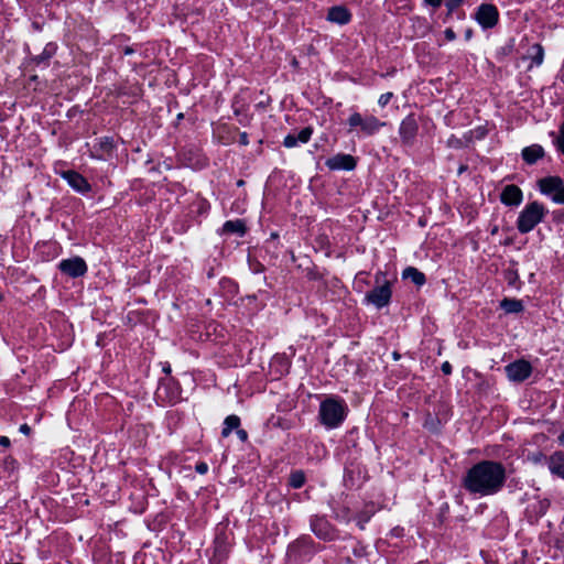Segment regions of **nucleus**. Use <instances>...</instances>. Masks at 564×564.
Returning <instances> with one entry per match:
<instances>
[{"instance_id":"4","label":"nucleus","mask_w":564,"mask_h":564,"mask_svg":"<svg viewBox=\"0 0 564 564\" xmlns=\"http://www.w3.org/2000/svg\"><path fill=\"white\" fill-rule=\"evenodd\" d=\"M348 124L351 129L359 128L365 135H372L377 133L380 128L386 126V122L380 121L375 116H361L359 112H354L348 118Z\"/></svg>"},{"instance_id":"29","label":"nucleus","mask_w":564,"mask_h":564,"mask_svg":"<svg viewBox=\"0 0 564 564\" xmlns=\"http://www.w3.org/2000/svg\"><path fill=\"white\" fill-rule=\"evenodd\" d=\"M442 371L445 373V375H449L452 372V366L448 361H445L443 362L442 365Z\"/></svg>"},{"instance_id":"36","label":"nucleus","mask_w":564,"mask_h":564,"mask_svg":"<svg viewBox=\"0 0 564 564\" xmlns=\"http://www.w3.org/2000/svg\"><path fill=\"white\" fill-rule=\"evenodd\" d=\"M560 135H564V122L562 123L560 128Z\"/></svg>"},{"instance_id":"6","label":"nucleus","mask_w":564,"mask_h":564,"mask_svg":"<svg viewBox=\"0 0 564 564\" xmlns=\"http://www.w3.org/2000/svg\"><path fill=\"white\" fill-rule=\"evenodd\" d=\"M505 370L509 380L521 382L530 377L532 366L529 361L520 359L506 366Z\"/></svg>"},{"instance_id":"34","label":"nucleus","mask_w":564,"mask_h":564,"mask_svg":"<svg viewBox=\"0 0 564 564\" xmlns=\"http://www.w3.org/2000/svg\"><path fill=\"white\" fill-rule=\"evenodd\" d=\"M237 434H238V436H239V438H240L241 441H246V440H247V432H246V431H243V430H238V431H237Z\"/></svg>"},{"instance_id":"37","label":"nucleus","mask_w":564,"mask_h":564,"mask_svg":"<svg viewBox=\"0 0 564 564\" xmlns=\"http://www.w3.org/2000/svg\"><path fill=\"white\" fill-rule=\"evenodd\" d=\"M241 140H242V142H243V143H247V141H246V134H242Z\"/></svg>"},{"instance_id":"12","label":"nucleus","mask_w":564,"mask_h":564,"mask_svg":"<svg viewBox=\"0 0 564 564\" xmlns=\"http://www.w3.org/2000/svg\"><path fill=\"white\" fill-rule=\"evenodd\" d=\"M400 135L405 143H410L416 135L417 123L413 116H408L400 124Z\"/></svg>"},{"instance_id":"10","label":"nucleus","mask_w":564,"mask_h":564,"mask_svg":"<svg viewBox=\"0 0 564 564\" xmlns=\"http://www.w3.org/2000/svg\"><path fill=\"white\" fill-rule=\"evenodd\" d=\"M326 165L332 170H347L355 169L356 161L350 154H337L327 160Z\"/></svg>"},{"instance_id":"23","label":"nucleus","mask_w":564,"mask_h":564,"mask_svg":"<svg viewBox=\"0 0 564 564\" xmlns=\"http://www.w3.org/2000/svg\"><path fill=\"white\" fill-rule=\"evenodd\" d=\"M305 476L302 471H294L290 476V485L294 488H300L304 485Z\"/></svg>"},{"instance_id":"20","label":"nucleus","mask_w":564,"mask_h":564,"mask_svg":"<svg viewBox=\"0 0 564 564\" xmlns=\"http://www.w3.org/2000/svg\"><path fill=\"white\" fill-rule=\"evenodd\" d=\"M501 307L506 313H519L523 310L522 302L514 299H506L501 302Z\"/></svg>"},{"instance_id":"11","label":"nucleus","mask_w":564,"mask_h":564,"mask_svg":"<svg viewBox=\"0 0 564 564\" xmlns=\"http://www.w3.org/2000/svg\"><path fill=\"white\" fill-rule=\"evenodd\" d=\"M522 191L517 185H507L500 195L505 205L518 206L522 202Z\"/></svg>"},{"instance_id":"19","label":"nucleus","mask_w":564,"mask_h":564,"mask_svg":"<svg viewBox=\"0 0 564 564\" xmlns=\"http://www.w3.org/2000/svg\"><path fill=\"white\" fill-rule=\"evenodd\" d=\"M528 57L531 58L534 65L540 66L544 58L543 47L540 44H533L529 50Z\"/></svg>"},{"instance_id":"26","label":"nucleus","mask_w":564,"mask_h":564,"mask_svg":"<svg viewBox=\"0 0 564 564\" xmlns=\"http://www.w3.org/2000/svg\"><path fill=\"white\" fill-rule=\"evenodd\" d=\"M195 468L198 474L204 475L208 470V465L206 463H198Z\"/></svg>"},{"instance_id":"31","label":"nucleus","mask_w":564,"mask_h":564,"mask_svg":"<svg viewBox=\"0 0 564 564\" xmlns=\"http://www.w3.org/2000/svg\"><path fill=\"white\" fill-rule=\"evenodd\" d=\"M0 445L2 447H8L10 445V440L7 436H1L0 437Z\"/></svg>"},{"instance_id":"24","label":"nucleus","mask_w":564,"mask_h":564,"mask_svg":"<svg viewBox=\"0 0 564 564\" xmlns=\"http://www.w3.org/2000/svg\"><path fill=\"white\" fill-rule=\"evenodd\" d=\"M324 524H325V523H324L322 520H318L317 522L312 523V528H313V531H314L317 535H319V536H322V538H324V539H325V538H327V533H326V532H324V530H323V525H324Z\"/></svg>"},{"instance_id":"21","label":"nucleus","mask_w":564,"mask_h":564,"mask_svg":"<svg viewBox=\"0 0 564 564\" xmlns=\"http://www.w3.org/2000/svg\"><path fill=\"white\" fill-rule=\"evenodd\" d=\"M225 426L223 429V436L227 437L234 429H237L240 424V419L237 415H229L225 420Z\"/></svg>"},{"instance_id":"1","label":"nucleus","mask_w":564,"mask_h":564,"mask_svg":"<svg viewBox=\"0 0 564 564\" xmlns=\"http://www.w3.org/2000/svg\"><path fill=\"white\" fill-rule=\"evenodd\" d=\"M505 479V468L499 463L485 460L468 470L464 485L471 494L488 496L498 492Z\"/></svg>"},{"instance_id":"25","label":"nucleus","mask_w":564,"mask_h":564,"mask_svg":"<svg viewBox=\"0 0 564 564\" xmlns=\"http://www.w3.org/2000/svg\"><path fill=\"white\" fill-rule=\"evenodd\" d=\"M393 94L392 93H386V94H382L379 99H378V104L379 106L381 107H384L389 104V101L391 100Z\"/></svg>"},{"instance_id":"32","label":"nucleus","mask_w":564,"mask_h":564,"mask_svg":"<svg viewBox=\"0 0 564 564\" xmlns=\"http://www.w3.org/2000/svg\"><path fill=\"white\" fill-rule=\"evenodd\" d=\"M426 3H429L430 6L434 7V8H437L442 4V1L443 0H425Z\"/></svg>"},{"instance_id":"13","label":"nucleus","mask_w":564,"mask_h":564,"mask_svg":"<svg viewBox=\"0 0 564 564\" xmlns=\"http://www.w3.org/2000/svg\"><path fill=\"white\" fill-rule=\"evenodd\" d=\"M547 465L553 475L564 479V452L553 453L547 459Z\"/></svg>"},{"instance_id":"28","label":"nucleus","mask_w":564,"mask_h":564,"mask_svg":"<svg viewBox=\"0 0 564 564\" xmlns=\"http://www.w3.org/2000/svg\"><path fill=\"white\" fill-rule=\"evenodd\" d=\"M556 145L558 150L564 154V135H560L556 139Z\"/></svg>"},{"instance_id":"33","label":"nucleus","mask_w":564,"mask_h":564,"mask_svg":"<svg viewBox=\"0 0 564 564\" xmlns=\"http://www.w3.org/2000/svg\"><path fill=\"white\" fill-rule=\"evenodd\" d=\"M31 429L28 424H22L20 426V432H22L23 434L28 435L30 433Z\"/></svg>"},{"instance_id":"22","label":"nucleus","mask_w":564,"mask_h":564,"mask_svg":"<svg viewBox=\"0 0 564 564\" xmlns=\"http://www.w3.org/2000/svg\"><path fill=\"white\" fill-rule=\"evenodd\" d=\"M225 232H237L242 235L245 232V225L241 220L226 221L224 225Z\"/></svg>"},{"instance_id":"30","label":"nucleus","mask_w":564,"mask_h":564,"mask_svg":"<svg viewBox=\"0 0 564 564\" xmlns=\"http://www.w3.org/2000/svg\"><path fill=\"white\" fill-rule=\"evenodd\" d=\"M445 37L448 41H453L456 37L455 32L452 29H446L445 30Z\"/></svg>"},{"instance_id":"18","label":"nucleus","mask_w":564,"mask_h":564,"mask_svg":"<svg viewBox=\"0 0 564 564\" xmlns=\"http://www.w3.org/2000/svg\"><path fill=\"white\" fill-rule=\"evenodd\" d=\"M403 279L411 280L415 285L421 286L425 283V276L416 268L409 267L402 273Z\"/></svg>"},{"instance_id":"9","label":"nucleus","mask_w":564,"mask_h":564,"mask_svg":"<svg viewBox=\"0 0 564 564\" xmlns=\"http://www.w3.org/2000/svg\"><path fill=\"white\" fill-rule=\"evenodd\" d=\"M58 268L63 273L72 278L82 276L87 271L85 261L79 257L62 260Z\"/></svg>"},{"instance_id":"5","label":"nucleus","mask_w":564,"mask_h":564,"mask_svg":"<svg viewBox=\"0 0 564 564\" xmlns=\"http://www.w3.org/2000/svg\"><path fill=\"white\" fill-rule=\"evenodd\" d=\"M538 184L542 194L551 195L552 200L556 204H564V184L561 177H544Z\"/></svg>"},{"instance_id":"16","label":"nucleus","mask_w":564,"mask_h":564,"mask_svg":"<svg viewBox=\"0 0 564 564\" xmlns=\"http://www.w3.org/2000/svg\"><path fill=\"white\" fill-rule=\"evenodd\" d=\"M64 178L67 183L78 192H85L89 188L87 181L78 173L67 171L64 173Z\"/></svg>"},{"instance_id":"15","label":"nucleus","mask_w":564,"mask_h":564,"mask_svg":"<svg viewBox=\"0 0 564 564\" xmlns=\"http://www.w3.org/2000/svg\"><path fill=\"white\" fill-rule=\"evenodd\" d=\"M312 135V129L311 128H304L302 129L297 134H288L284 138L283 144L286 148H294L300 143H306Z\"/></svg>"},{"instance_id":"8","label":"nucleus","mask_w":564,"mask_h":564,"mask_svg":"<svg viewBox=\"0 0 564 564\" xmlns=\"http://www.w3.org/2000/svg\"><path fill=\"white\" fill-rule=\"evenodd\" d=\"M498 10L492 4H481L476 12V20L482 28H492L498 22Z\"/></svg>"},{"instance_id":"3","label":"nucleus","mask_w":564,"mask_h":564,"mask_svg":"<svg viewBox=\"0 0 564 564\" xmlns=\"http://www.w3.org/2000/svg\"><path fill=\"white\" fill-rule=\"evenodd\" d=\"M345 404L335 399H326L321 403L319 417L322 423L328 427H337L345 419Z\"/></svg>"},{"instance_id":"27","label":"nucleus","mask_w":564,"mask_h":564,"mask_svg":"<svg viewBox=\"0 0 564 564\" xmlns=\"http://www.w3.org/2000/svg\"><path fill=\"white\" fill-rule=\"evenodd\" d=\"M463 2V0H447L446 1V6L448 7L449 10H454L455 8H457L460 3Z\"/></svg>"},{"instance_id":"7","label":"nucleus","mask_w":564,"mask_h":564,"mask_svg":"<svg viewBox=\"0 0 564 564\" xmlns=\"http://www.w3.org/2000/svg\"><path fill=\"white\" fill-rule=\"evenodd\" d=\"M390 299L391 289L388 282H384L366 294L367 302L373 304L377 308L388 305Z\"/></svg>"},{"instance_id":"14","label":"nucleus","mask_w":564,"mask_h":564,"mask_svg":"<svg viewBox=\"0 0 564 564\" xmlns=\"http://www.w3.org/2000/svg\"><path fill=\"white\" fill-rule=\"evenodd\" d=\"M349 11L341 6L333 7L328 10L327 20L338 24H346L350 21Z\"/></svg>"},{"instance_id":"35","label":"nucleus","mask_w":564,"mask_h":564,"mask_svg":"<svg viewBox=\"0 0 564 564\" xmlns=\"http://www.w3.org/2000/svg\"><path fill=\"white\" fill-rule=\"evenodd\" d=\"M558 441L562 445H564V432L558 436Z\"/></svg>"},{"instance_id":"17","label":"nucleus","mask_w":564,"mask_h":564,"mask_svg":"<svg viewBox=\"0 0 564 564\" xmlns=\"http://www.w3.org/2000/svg\"><path fill=\"white\" fill-rule=\"evenodd\" d=\"M543 155H544V150L539 144H532L522 150V158L529 164L535 163Z\"/></svg>"},{"instance_id":"2","label":"nucleus","mask_w":564,"mask_h":564,"mask_svg":"<svg viewBox=\"0 0 564 564\" xmlns=\"http://www.w3.org/2000/svg\"><path fill=\"white\" fill-rule=\"evenodd\" d=\"M546 208L538 203L532 202L528 204L519 214L517 220V228L521 234L531 231L538 224H540L546 215Z\"/></svg>"}]
</instances>
